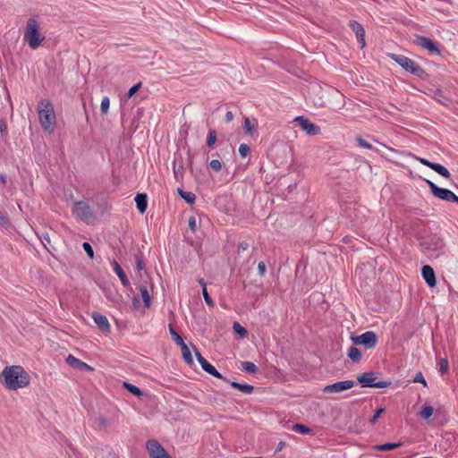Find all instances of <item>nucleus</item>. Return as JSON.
<instances>
[{
  "instance_id": "f257e3e1",
  "label": "nucleus",
  "mask_w": 458,
  "mask_h": 458,
  "mask_svg": "<svg viewBox=\"0 0 458 458\" xmlns=\"http://www.w3.org/2000/svg\"><path fill=\"white\" fill-rule=\"evenodd\" d=\"M4 380L5 387L9 390H17L29 386L30 377L23 367L13 365L5 367L0 375V379Z\"/></svg>"
},
{
  "instance_id": "f03ea898",
  "label": "nucleus",
  "mask_w": 458,
  "mask_h": 458,
  "mask_svg": "<svg viewBox=\"0 0 458 458\" xmlns=\"http://www.w3.org/2000/svg\"><path fill=\"white\" fill-rule=\"evenodd\" d=\"M38 118L43 130L52 133L55 128L56 117L52 103L47 99H42L38 106Z\"/></svg>"
},
{
  "instance_id": "7ed1b4c3",
  "label": "nucleus",
  "mask_w": 458,
  "mask_h": 458,
  "mask_svg": "<svg viewBox=\"0 0 458 458\" xmlns=\"http://www.w3.org/2000/svg\"><path fill=\"white\" fill-rule=\"evenodd\" d=\"M24 39L32 49L38 48L45 39V37L38 32V23L34 18H30L27 21Z\"/></svg>"
},
{
  "instance_id": "20e7f679",
  "label": "nucleus",
  "mask_w": 458,
  "mask_h": 458,
  "mask_svg": "<svg viewBox=\"0 0 458 458\" xmlns=\"http://www.w3.org/2000/svg\"><path fill=\"white\" fill-rule=\"evenodd\" d=\"M390 57L406 72L419 78H423L426 75L425 70L411 58L403 55L396 54H391Z\"/></svg>"
},
{
  "instance_id": "39448f33",
  "label": "nucleus",
  "mask_w": 458,
  "mask_h": 458,
  "mask_svg": "<svg viewBox=\"0 0 458 458\" xmlns=\"http://www.w3.org/2000/svg\"><path fill=\"white\" fill-rule=\"evenodd\" d=\"M377 378L376 373L373 371L364 372L358 376L357 380L361 384L363 387H377V388H386L391 386V381L389 380H382L378 382H374Z\"/></svg>"
},
{
  "instance_id": "423d86ee",
  "label": "nucleus",
  "mask_w": 458,
  "mask_h": 458,
  "mask_svg": "<svg viewBox=\"0 0 458 458\" xmlns=\"http://www.w3.org/2000/svg\"><path fill=\"white\" fill-rule=\"evenodd\" d=\"M421 247L423 252L435 258H438L445 253V243L439 238L432 239L430 242L425 241L421 242Z\"/></svg>"
},
{
  "instance_id": "0eeeda50",
  "label": "nucleus",
  "mask_w": 458,
  "mask_h": 458,
  "mask_svg": "<svg viewBox=\"0 0 458 458\" xmlns=\"http://www.w3.org/2000/svg\"><path fill=\"white\" fill-rule=\"evenodd\" d=\"M425 182L428 185V187L431 191V193L436 198H438L442 200H445L447 202H453L454 200L456 199H455L456 195L452 191L445 189V188H440L430 180L426 179Z\"/></svg>"
},
{
  "instance_id": "6e6552de",
  "label": "nucleus",
  "mask_w": 458,
  "mask_h": 458,
  "mask_svg": "<svg viewBox=\"0 0 458 458\" xmlns=\"http://www.w3.org/2000/svg\"><path fill=\"white\" fill-rule=\"evenodd\" d=\"M352 341L355 344L364 345L366 349H372L377 345V337L375 332L367 331L360 335L352 336Z\"/></svg>"
},
{
  "instance_id": "1a4fd4ad",
  "label": "nucleus",
  "mask_w": 458,
  "mask_h": 458,
  "mask_svg": "<svg viewBox=\"0 0 458 458\" xmlns=\"http://www.w3.org/2000/svg\"><path fill=\"white\" fill-rule=\"evenodd\" d=\"M72 211L77 217L84 222H89L94 218L90 207L84 201H76Z\"/></svg>"
},
{
  "instance_id": "9d476101",
  "label": "nucleus",
  "mask_w": 458,
  "mask_h": 458,
  "mask_svg": "<svg viewBox=\"0 0 458 458\" xmlns=\"http://www.w3.org/2000/svg\"><path fill=\"white\" fill-rule=\"evenodd\" d=\"M193 350H194V352H195V356L199 361V363L200 364L202 369L204 371H206L207 373L214 376L216 378H219V379H223L225 380V382H229L227 380V378H225V377H223V375L221 373H219L217 371V369L213 366L211 365L202 355L201 353L199 352V350L195 347V346H192Z\"/></svg>"
},
{
  "instance_id": "9b49d317",
  "label": "nucleus",
  "mask_w": 458,
  "mask_h": 458,
  "mask_svg": "<svg viewBox=\"0 0 458 458\" xmlns=\"http://www.w3.org/2000/svg\"><path fill=\"white\" fill-rule=\"evenodd\" d=\"M295 121L299 123L301 130L310 136H315L321 133L320 127L311 123L308 118H305L304 116H297Z\"/></svg>"
},
{
  "instance_id": "f8f14e48",
  "label": "nucleus",
  "mask_w": 458,
  "mask_h": 458,
  "mask_svg": "<svg viewBox=\"0 0 458 458\" xmlns=\"http://www.w3.org/2000/svg\"><path fill=\"white\" fill-rule=\"evenodd\" d=\"M353 380L339 381L331 385H327L324 387L325 393H340L344 390H348L354 386Z\"/></svg>"
},
{
  "instance_id": "ddd939ff",
  "label": "nucleus",
  "mask_w": 458,
  "mask_h": 458,
  "mask_svg": "<svg viewBox=\"0 0 458 458\" xmlns=\"http://www.w3.org/2000/svg\"><path fill=\"white\" fill-rule=\"evenodd\" d=\"M146 448L150 458L165 454V449L156 439H149L146 442Z\"/></svg>"
},
{
  "instance_id": "4468645a",
  "label": "nucleus",
  "mask_w": 458,
  "mask_h": 458,
  "mask_svg": "<svg viewBox=\"0 0 458 458\" xmlns=\"http://www.w3.org/2000/svg\"><path fill=\"white\" fill-rule=\"evenodd\" d=\"M349 27L354 31L356 38L360 45V48L365 47V30L362 25L357 21H350Z\"/></svg>"
},
{
  "instance_id": "2eb2a0df",
  "label": "nucleus",
  "mask_w": 458,
  "mask_h": 458,
  "mask_svg": "<svg viewBox=\"0 0 458 458\" xmlns=\"http://www.w3.org/2000/svg\"><path fill=\"white\" fill-rule=\"evenodd\" d=\"M65 360L69 366H71L72 368L77 369L81 371H83V370L93 371V369H94L91 366H89L86 362L81 361V360L75 358L72 354H69L66 357Z\"/></svg>"
},
{
  "instance_id": "dca6fc26",
  "label": "nucleus",
  "mask_w": 458,
  "mask_h": 458,
  "mask_svg": "<svg viewBox=\"0 0 458 458\" xmlns=\"http://www.w3.org/2000/svg\"><path fill=\"white\" fill-rule=\"evenodd\" d=\"M416 42L420 47L440 55V50L429 38L425 36H417Z\"/></svg>"
},
{
  "instance_id": "f3484780",
  "label": "nucleus",
  "mask_w": 458,
  "mask_h": 458,
  "mask_svg": "<svg viewBox=\"0 0 458 458\" xmlns=\"http://www.w3.org/2000/svg\"><path fill=\"white\" fill-rule=\"evenodd\" d=\"M92 318H93L94 322L97 324V326L98 327V328L103 333H108L110 331V325H109L107 318L105 315H103L99 312H93Z\"/></svg>"
},
{
  "instance_id": "a211bd4d",
  "label": "nucleus",
  "mask_w": 458,
  "mask_h": 458,
  "mask_svg": "<svg viewBox=\"0 0 458 458\" xmlns=\"http://www.w3.org/2000/svg\"><path fill=\"white\" fill-rule=\"evenodd\" d=\"M421 275L429 287L436 286L437 280H436V276H435V272L430 266H428V265L424 266L422 267Z\"/></svg>"
},
{
  "instance_id": "6ab92c4d",
  "label": "nucleus",
  "mask_w": 458,
  "mask_h": 458,
  "mask_svg": "<svg viewBox=\"0 0 458 458\" xmlns=\"http://www.w3.org/2000/svg\"><path fill=\"white\" fill-rule=\"evenodd\" d=\"M137 209L140 214L145 213L148 208V198L144 193H137L135 197Z\"/></svg>"
},
{
  "instance_id": "aec40b11",
  "label": "nucleus",
  "mask_w": 458,
  "mask_h": 458,
  "mask_svg": "<svg viewBox=\"0 0 458 458\" xmlns=\"http://www.w3.org/2000/svg\"><path fill=\"white\" fill-rule=\"evenodd\" d=\"M112 265L114 267V272L116 273V275L120 278L123 285V286H128L129 284H130L129 280H128L126 275L124 274V272L123 271L122 267L118 264V262L114 259L113 262H112Z\"/></svg>"
},
{
  "instance_id": "412c9836",
  "label": "nucleus",
  "mask_w": 458,
  "mask_h": 458,
  "mask_svg": "<svg viewBox=\"0 0 458 458\" xmlns=\"http://www.w3.org/2000/svg\"><path fill=\"white\" fill-rule=\"evenodd\" d=\"M232 387L240 390L241 392L250 394L254 391V386L249 384H242L235 381L230 382Z\"/></svg>"
},
{
  "instance_id": "4be33fe9",
  "label": "nucleus",
  "mask_w": 458,
  "mask_h": 458,
  "mask_svg": "<svg viewBox=\"0 0 458 458\" xmlns=\"http://www.w3.org/2000/svg\"><path fill=\"white\" fill-rule=\"evenodd\" d=\"M430 169H432L433 171H435L436 173H437L439 175H441L442 177H444L445 179L451 178V174L447 170V168H445L444 165H442L438 163L433 162Z\"/></svg>"
},
{
  "instance_id": "5701e85b",
  "label": "nucleus",
  "mask_w": 458,
  "mask_h": 458,
  "mask_svg": "<svg viewBox=\"0 0 458 458\" xmlns=\"http://www.w3.org/2000/svg\"><path fill=\"white\" fill-rule=\"evenodd\" d=\"M178 194L181 196L182 199H184L188 204H193L196 199V196L191 191H184L182 189H177Z\"/></svg>"
},
{
  "instance_id": "b1692460",
  "label": "nucleus",
  "mask_w": 458,
  "mask_h": 458,
  "mask_svg": "<svg viewBox=\"0 0 458 458\" xmlns=\"http://www.w3.org/2000/svg\"><path fill=\"white\" fill-rule=\"evenodd\" d=\"M347 355L353 362H359L361 358L360 351L355 346H351L348 349Z\"/></svg>"
},
{
  "instance_id": "393cba45",
  "label": "nucleus",
  "mask_w": 458,
  "mask_h": 458,
  "mask_svg": "<svg viewBox=\"0 0 458 458\" xmlns=\"http://www.w3.org/2000/svg\"><path fill=\"white\" fill-rule=\"evenodd\" d=\"M181 346V349H182V357L184 359V360L190 364V365H192L193 364V359H192V356H191V351L189 349V347L187 346V344L185 343H182V344H180Z\"/></svg>"
},
{
  "instance_id": "a878e982",
  "label": "nucleus",
  "mask_w": 458,
  "mask_h": 458,
  "mask_svg": "<svg viewBox=\"0 0 458 458\" xmlns=\"http://www.w3.org/2000/svg\"><path fill=\"white\" fill-rule=\"evenodd\" d=\"M403 444L401 442L397 443H386L382 445H377L374 447V449L377 451H390L394 448L400 447Z\"/></svg>"
},
{
  "instance_id": "bb28decb",
  "label": "nucleus",
  "mask_w": 458,
  "mask_h": 458,
  "mask_svg": "<svg viewBox=\"0 0 458 458\" xmlns=\"http://www.w3.org/2000/svg\"><path fill=\"white\" fill-rule=\"evenodd\" d=\"M123 386L129 391L131 394H134L135 396H141L143 394V392L136 386L129 383V382H123Z\"/></svg>"
},
{
  "instance_id": "cd10ccee",
  "label": "nucleus",
  "mask_w": 458,
  "mask_h": 458,
  "mask_svg": "<svg viewBox=\"0 0 458 458\" xmlns=\"http://www.w3.org/2000/svg\"><path fill=\"white\" fill-rule=\"evenodd\" d=\"M140 294H141V297H142V300H143L145 307L148 308L150 306V303H151V299H150V295L148 293V291L147 287L146 286H140Z\"/></svg>"
},
{
  "instance_id": "c85d7f7f",
  "label": "nucleus",
  "mask_w": 458,
  "mask_h": 458,
  "mask_svg": "<svg viewBox=\"0 0 458 458\" xmlns=\"http://www.w3.org/2000/svg\"><path fill=\"white\" fill-rule=\"evenodd\" d=\"M242 368L249 374H254L258 371V367L251 361H242Z\"/></svg>"
},
{
  "instance_id": "c756f323",
  "label": "nucleus",
  "mask_w": 458,
  "mask_h": 458,
  "mask_svg": "<svg viewBox=\"0 0 458 458\" xmlns=\"http://www.w3.org/2000/svg\"><path fill=\"white\" fill-rule=\"evenodd\" d=\"M434 408L429 405H425L421 408L420 411V416L423 419H428L433 415Z\"/></svg>"
},
{
  "instance_id": "7c9ffc66",
  "label": "nucleus",
  "mask_w": 458,
  "mask_h": 458,
  "mask_svg": "<svg viewBox=\"0 0 458 458\" xmlns=\"http://www.w3.org/2000/svg\"><path fill=\"white\" fill-rule=\"evenodd\" d=\"M234 332L241 337H245L248 335V331L240 323L234 322L233 325Z\"/></svg>"
},
{
  "instance_id": "2f4dec72",
  "label": "nucleus",
  "mask_w": 458,
  "mask_h": 458,
  "mask_svg": "<svg viewBox=\"0 0 458 458\" xmlns=\"http://www.w3.org/2000/svg\"><path fill=\"white\" fill-rule=\"evenodd\" d=\"M169 331H170V334L174 339V341L178 344H182V343H184L183 339L182 338V336L175 331V329L174 328L173 325L172 324H169Z\"/></svg>"
},
{
  "instance_id": "473e14b6",
  "label": "nucleus",
  "mask_w": 458,
  "mask_h": 458,
  "mask_svg": "<svg viewBox=\"0 0 458 458\" xmlns=\"http://www.w3.org/2000/svg\"><path fill=\"white\" fill-rule=\"evenodd\" d=\"M254 129H255V124L251 123L250 118L246 117L244 119V123H243L244 132L246 134H252V131H254Z\"/></svg>"
},
{
  "instance_id": "72a5a7b5",
  "label": "nucleus",
  "mask_w": 458,
  "mask_h": 458,
  "mask_svg": "<svg viewBox=\"0 0 458 458\" xmlns=\"http://www.w3.org/2000/svg\"><path fill=\"white\" fill-rule=\"evenodd\" d=\"M110 106V100L108 97H104L101 101L100 110L103 114H107Z\"/></svg>"
},
{
  "instance_id": "f704fd0d",
  "label": "nucleus",
  "mask_w": 458,
  "mask_h": 458,
  "mask_svg": "<svg viewBox=\"0 0 458 458\" xmlns=\"http://www.w3.org/2000/svg\"><path fill=\"white\" fill-rule=\"evenodd\" d=\"M216 141V132L215 130H210L207 139V146L212 147Z\"/></svg>"
},
{
  "instance_id": "c9c22d12",
  "label": "nucleus",
  "mask_w": 458,
  "mask_h": 458,
  "mask_svg": "<svg viewBox=\"0 0 458 458\" xmlns=\"http://www.w3.org/2000/svg\"><path fill=\"white\" fill-rule=\"evenodd\" d=\"M202 294H203V297H204V300H205V302L207 303V305L213 308L215 306V302L212 300V298L210 297V295L208 294L207 287H203Z\"/></svg>"
},
{
  "instance_id": "e433bc0d",
  "label": "nucleus",
  "mask_w": 458,
  "mask_h": 458,
  "mask_svg": "<svg viewBox=\"0 0 458 458\" xmlns=\"http://www.w3.org/2000/svg\"><path fill=\"white\" fill-rule=\"evenodd\" d=\"M293 429L301 434H307L311 431V429L307 426L299 423L293 425Z\"/></svg>"
},
{
  "instance_id": "4c0bfd02",
  "label": "nucleus",
  "mask_w": 458,
  "mask_h": 458,
  "mask_svg": "<svg viewBox=\"0 0 458 458\" xmlns=\"http://www.w3.org/2000/svg\"><path fill=\"white\" fill-rule=\"evenodd\" d=\"M356 141L358 145L361 148H368V149H373V146L366 141L364 139H362L360 136H358L356 138Z\"/></svg>"
},
{
  "instance_id": "58836bf2",
  "label": "nucleus",
  "mask_w": 458,
  "mask_h": 458,
  "mask_svg": "<svg viewBox=\"0 0 458 458\" xmlns=\"http://www.w3.org/2000/svg\"><path fill=\"white\" fill-rule=\"evenodd\" d=\"M250 148L247 144L242 143L240 145L239 153L242 157H247L250 154Z\"/></svg>"
},
{
  "instance_id": "ea45409f",
  "label": "nucleus",
  "mask_w": 458,
  "mask_h": 458,
  "mask_svg": "<svg viewBox=\"0 0 458 458\" xmlns=\"http://www.w3.org/2000/svg\"><path fill=\"white\" fill-rule=\"evenodd\" d=\"M210 168L215 172H219L222 168V164L218 159H212L209 163Z\"/></svg>"
},
{
  "instance_id": "a19ab883",
  "label": "nucleus",
  "mask_w": 458,
  "mask_h": 458,
  "mask_svg": "<svg viewBox=\"0 0 458 458\" xmlns=\"http://www.w3.org/2000/svg\"><path fill=\"white\" fill-rule=\"evenodd\" d=\"M82 248L86 251L89 258L92 259L94 258V251L91 245L89 242H85L82 243Z\"/></svg>"
},
{
  "instance_id": "79ce46f5",
  "label": "nucleus",
  "mask_w": 458,
  "mask_h": 458,
  "mask_svg": "<svg viewBox=\"0 0 458 458\" xmlns=\"http://www.w3.org/2000/svg\"><path fill=\"white\" fill-rule=\"evenodd\" d=\"M412 382H414V383H421V384H423L424 386H427V382H426V380H425V378L423 377V374L420 371H419L415 375L414 378L412 379Z\"/></svg>"
},
{
  "instance_id": "37998d69",
  "label": "nucleus",
  "mask_w": 458,
  "mask_h": 458,
  "mask_svg": "<svg viewBox=\"0 0 458 458\" xmlns=\"http://www.w3.org/2000/svg\"><path fill=\"white\" fill-rule=\"evenodd\" d=\"M448 369V361L446 359H441L440 360V362H439V371L442 373V374H445L446 373Z\"/></svg>"
},
{
  "instance_id": "c03bdc74",
  "label": "nucleus",
  "mask_w": 458,
  "mask_h": 458,
  "mask_svg": "<svg viewBox=\"0 0 458 458\" xmlns=\"http://www.w3.org/2000/svg\"><path fill=\"white\" fill-rule=\"evenodd\" d=\"M189 228L191 232L195 233L197 230L196 218L194 216H191L188 221Z\"/></svg>"
},
{
  "instance_id": "a18cd8bd",
  "label": "nucleus",
  "mask_w": 458,
  "mask_h": 458,
  "mask_svg": "<svg viewBox=\"0 0 458 458\" xmlns=\"http://www.w3.org/2000/svg\"><path fill=\"white\" fill-rule=\"evenodd\" d=\"M385 411L384 408H379L376 411L374 416L370 420L371 424H375L377 420V419L380 417V415Z\"/></svg>"
},
{
  "instance_id": "49530a36",
  "label": "nucleus",
  "mask_w": 458,
  "mask_h": 458,
  "mask_svg": "<svg viewBox=\"0 0 458 458\" xmlns=\"http://www.w3.org/2000/svg\"><path fill=\"white\" fill-rule=\"evenodd\" d=\"M140 87H141V83H138V84L132 86L127 93L128 98H131L140 89Z\"/></svg>"
},
{
  "instance_id": "de8ad7c7",
  "label": "nucleus",
  "mask_w": 458,
  "mask_h": 458,
  "mask_svg": "<svg viewBox=\"0 0 458 458\" xmlns=\"http://www.w3.org/2000/svg\"><path fill=\"white\" fill-rule=\"evenodd\" d=\"M39 239L41 242L44 244V246L47 249V244H50V237L48 233H43L41 236H39Z\"/></svg>"
},
{
  "instance_id": "09e8293b",
  "label": "nucleus",
  "mask_w": 458,
  "mask_h": 458,
  "mask_svg": "<svg viewBox=\"0 0 458 458\" xmlns=\"http://www.w3.org/2000/svg\"><path fill=\"white\" fill-rule=\"evenodd\" d=\"M135 261H136L137 269L139 271L142 270L144 268V263H143L142 259L139 255H137L135 257Z\"/></svg>"
},
{
  "instance_id": "8fccbe9b",
  "label": "nucleus",
  "mask_w": 458,
  "mask_h": 458,
  "mask_svg": "<svg viewBox=\"0 0 458 458\" xmlns=\"http://www.w3.org/2000/svg\"><path fill=\"white\" fill-rule=\"evenodd\" d=\"M258 270H259V274L260 276H264L265 275V272H266V264L263 262V261H260L259 264H258Z\"/></svg>"
},
{
  "instance_id": "3c124183",
  "label": "nucleus",
  "mask_w": 458,
  "mask_h": 458,
  "mask_svg": "<svg viewBox=\"0 0 458 458\" xmlns=\"http://www.w3.org/2000/svg\"><path fill=\"white\" fill-rule=\"evenodd\" d=\"M417 159L420 162V164L431 168L433 162H431L426 158H423V157H418Z\"/></svg>"
},
{
  "instance_id": "603ef678",
  "label": "nucleus",
  "mask_w": 458,
  "mask_h": 458,
  "mask_svg": "<svg viewBox=\"0 0 458 458\" xmlns=\"http://www.w3.org/2000/svg\"><path fill=\"white\" fill-rule=\"evenodd\" d=\"M173 169H174V175L177 176V174L179 173L182 174V165H180L178 167H176V161H174V163H173Z\"/></svg>"
},
{
  "instance_id": "864d4df0",
  "label": "nucleus",
  "mask_w": 458,
  "mask_h": 458,
  "mask_svg": "<svg viewBox=\"0 0 458 458\" xmlns=\"http://www.w3.org/2000/svg\"><path fill=\"white\" fill-rule=\"evenodd\" d=\"M6 130H7L6 123L4 120H1L0 121V131H1V133L3 135L6 134Z\"/></svg>"
},
{
  "instance_id": "5fc2aeb1",
  "label": "nucleus",
  "mask_w": 458,
  "mask_h": 458,
  "mask_svg": "<svg viewBox=\"0 0 458 458\" xmlns=\"http://www.w3.org/2000/svg\"><path fill=\"white\" fill-rule=\"evenodd\" d=\"M250 247V244L248 242H242L239 243V249H241L242 250H247Z\"/></svg>"
},
{
  "instance_id": "6e6d98bb",
  "label": "nucleus",
  "mask_w": 458,
  "mask_h": 458,
  "mask_svg": "<svg viewBox=\"0 0 458 458\" xmlns=\"http://www.w3.org/2000/svg\"><path fill=\"white\" fill-rule=\"evenodd\" d=\"M233 113H232L231 111L226 112V114H225V121H226L227 123H230V122H232V121H233Z\"/></svg>"
},
{
  "instance_id": "4d7b16f0",
  "label": "nucleus",
  "mask_w": 458,
  "mask_h": 458,
  "mask_svg": "<svg viewBox=\"0 0 458 458\" xmlns=\"http://www.w3.org/2000/svg\"><path fill=\"white\" fill-rule=\"evenodd\" d=\"M0 182L4 185L7 182V176L4 174H0Z\"/></svg>"
},
{
  "instance_id": "13d9d810",
  "label": "nucleus",
  "mask_w": 458,
  "mask_h": 458,
  "mask_svg": "<svg viewBox=\"0 0 458 458\" xmlns=\"http://www.w3.org/2000/svg\"><path fill=\"white\" fill-rule=\"evenodd\" d=\"M284 444H285L284 442L281 441V442L278 444V445H277V447H276V453H277V452L281 451V450H282V448L284 446Z\"/></svg>"
},
{
  "instance_id": "bf43d9fd",
  "label": "nucleus",
  "mask_w": 458,
  "mask_h": 458,
  "mask_svg": "<svg viewBox=\"0 0 458 458\" xmlns=\"http://www.w3.org/2000/svg\"><path fill=\"white\" fill-rule=\"evenodd\" d=\"M154 458H171L167 452L165 454H161L159 456H155Z\"/></svg>"
},
{
  "instance_id": "052dcab7",
  "label": "nucleus",
  "mask_w": 458,
  "mask_h": 458,
  "mask_svg": "<svg viewBox=\"0 0 458 458\" xmlns=\"http://www.w3.org/2000/svg\"><path fill=\"white\" fill-rule=\"evenodd\" d=\"M198 283L202 286V288L207 286L203 278L199 279Z\"/></svg>"
},
{
  "instance_id": "680f3d73",
  "label": "nucleus",
  "mask_w": 458,
  "mask_h": 458,
  "mask_svg": "<svg viewBox=\"0 0 458 458\" xmlns=\"http://www.w3.org/2000/svg\"><path fill=\"white\" fill-rule=\"evenodd\" d=\"M455 199H455V200H454L453 202H454V203H457V204H458V196H455Z\"/></svg>"
},
{
  "instance_id": "e2e57ef3",
  "label": "nucleus",
  "mask_w": 458,
  "mask_h": 458,
  "mask_svg": "<svg viewBox=\"0 0 458 458\" xmlns=\"http://www.w3.org/2000/svg\"><path fill=\"white\" fill-rule=\"evenodd\" d=\"M189 159H190V164L191 165V163H192V157H189Z\"/></svg>"
}]
</instances>
